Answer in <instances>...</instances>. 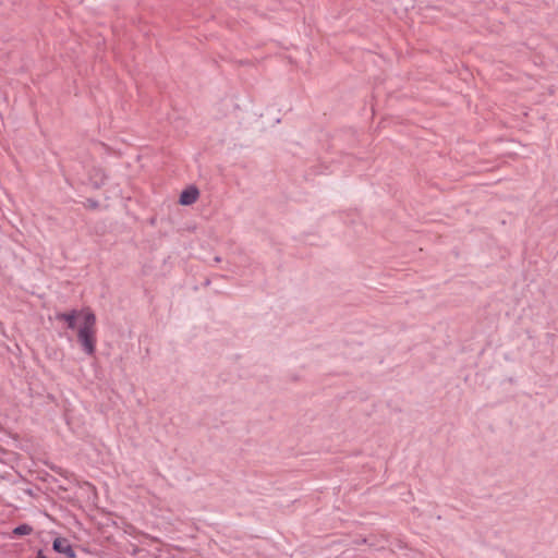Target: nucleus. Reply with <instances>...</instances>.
Instances as JSON below:
<instances>
[{"label":"nucleus","instance_id":"obj_3","mask_svg":"<svg viewBox=\"0 0 558 558\" xmlns=\"http://www.w3.org/2000/svg\"><path fill=\"white\" fill-rule=\"evenodd\" d=\"M198 198V191L195 187L184 190L180 195V203L182 205H191Z\"/></svg>","mask_w":558,"mask_h":558},{"label":"nucleus","instance_id":"obj_5","mask_svg":"<svg viewBox=\"0 0 558 558\" xmlns=\"http://www.w3.org/2000/svg\"><path fill=\"white\" fill-rule=\"evenodd\" d=\"M37 558H47V557H46V556H44V555L41 554V551H39V553H38Z\"/></svg>","mask_w":558,"mask_h":558},{"label":"nucleus","instance_id":"obj_2","mask_svg":"<svg viewBox=\"0 0 558 558\" xmlns=\"http://www.w3.org/2000/svg\"><path fill=\"white\" fill-rule=\"evenodd\" d=\"M52 547L56 551L64 554L69 558H75V551L69 541L64 537H57L53 541Z\"/></svg>","mask_w":558,"mask_h":558},{"label":"nucleus","instance_id":"obj_1","mask_svg":"<svg viewBox=\"0 0 558 558\" xmlns=\"http://www.w3.org/2000/svg\"><path fill=\"white\" fill-rule=\"evenodd\" d=\"M57 319L68 323L69 328L73 329L76 326V320L80 319L78 326V340L81 341L84 350L88 354L95 352L96 342V317L94 313L88 310L72 311L70 313L57 314Z\"/></svg>","mask_w":558,"mask_h":558},{"label":"nucleus","instance_id":"obj_4","mask_svg":"<svg viewBox=\"0 0 558 558\" xmlns=\"http://www.w3.org/2000/svg\"><path fill=\"white\" fill-rule=\"evenodd\" d=\"M33 532V527L28 524H22L13 530V534L16 536L29 535Z\"/></svg>","mask_w":558,"mask_h":558}]
</instances>
